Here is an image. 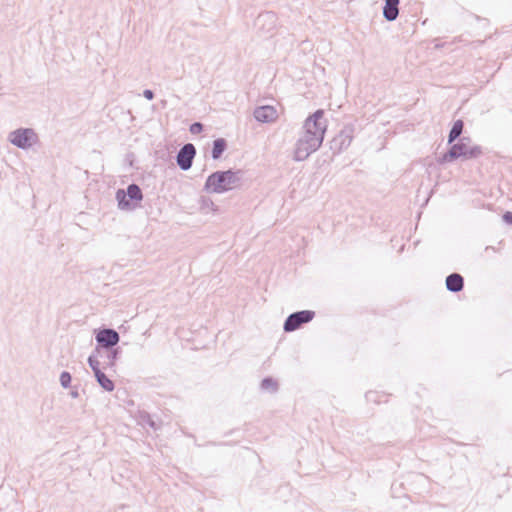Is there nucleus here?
<instances>
[{
	"label": "nucleus",
	"mask_w": 512,
	"mask_h": 512,
	"mask_svg": "<svg viewBox=\"0 0 512 512\" xmlns=\"http://www.w3.org/2000/svg\"><path fill=\"white\" fill-rule=\"evenodd\" d=\"M241 175V170L215 171L207 177L203 189L208 193L217 194L230 191L239 185Z\"/></svg>",
	"instance_id": "1"
},
{
	"label": "nucleus",
	"mask_w": 512,
	"mask_h": 512,
	"mask_svg": "<svg viewBox=\"0 0 512 512\" xmlns=\"http://www.w3.org/2000/svg\"><path fill=\"white\" fill-rule=\"evenodd\" d=\"M327 129V123L324 119V111L322 109L316 110L314 113L309 115L303 125V134L299 137V140L312 144L313 141L320 142V146L324 140L325 132Z\"/></svg>",
	"instance_id": "2"
},
{
	"label": "nucleus",
	"mask_w": 512,
	"mask_h": 512,
	"mask_svg": "<svg viewBox=\"0 0 512 512\" xmlns=\"http://www.w3.org/2000/svg\"><path fill=\"white\" fill-rule=\"evenodd\" d=\"M449 145L448 151L438 158L439 164L452 163L460 158L462 160L477 159L483 154L482 147L479 145L467 146L463 142H453Z\"/></svg>",
	"instance_id": "3"
},
{
	"label": "nucleus",
	"mask_w": 512,
	"mask_h": 512,
	"mask_svg": "<svg viewBox=\"0 0 512 512\" xmlns=\"http://www.w3.org/2000/svg\"><path fill=\"white\" fill-rule=\"evenodd\" d=\"M143 199L141 188L135 184H129L126 190L119 189L116 192V200L121 210H134Z\"/></svg>",
	"instance_id": "4"
},
{
	"label": "nucleus",
	"mask_w": 512,
	"mask_h": 512,
	"mask_svg": "<svg viewBox=\"0 0 512 512\" xmlns=\"http://www.w3.org/2000/svg\"><path fill=\"white\" fill-rule=\"evenodd\" d=\"M8 140L20 149L32 147L38 140L32 128H19L9 133Z\"/></svg>",
	"instance_id": "5"
},
{
	"label": "nucleus",
	"mask_w": 512,
	"mask_h": 512,
	"mask_svg": "<svg viewBox=\"0 0 512 512\" xmlns=\"http://www.w3.org/2000/svg\"><path fill=\"white\" fill-rule=\"evenodd\" d=\"M97 346L95 352L98 355H102L104 349H109L117 346L120 341L118 332L112 328L99 329L95 335Z\"/></svg>",
	"instance_id": "6"
},
{
	"label": "nucleus",
	"mask_w": 512,
	"mask_h": 512,
	"mask_svg": "<svg viewBox=\"0 0 512 512\" xmlns=\"http://www.w3.org/2000/svg\"><path fill=\"white\" fill-rule=\"evenodd\" d=\"M315 312L312 310H301L291 313L285 320L283 329L285 332H293L301 327V325L309 323L313 320Z\"/></svg>",
	"instance_id": "7"
},
{
	"label": "nucleus",
	"mask_w": 512,
	"mask_h": 512,
	"mask_svg": "<svg viewBox=\"0 0 512 512\" xmlns=\"http://www.w3.org/2000/svg\"><path fill=\"white\" fill-rule=\"evenodd\" d=\"M354 137V128L345 126L330 142V149L334 154L348 148Z\"/></svg>",
	"instance_id": "8"
},
{
	"label": "nucleus",
	"mask_w": 512,
	"mask_h": 512,
	"mask_svg": "<svg viewBox=\"0 0 512 512\" xmlns=\"http://www.w3.org/2000/svg\"><path fill=\"white\" fill-rule=\"evenodd\" d=\"M196 155V148L192 143L184 144L177 153L176 162L179 168L187 171L192 167Z\"/></svg>",
	"instance_id": "9"
},
{
	"label": "nucleus",
	"mask_w": 512,
	"mask_h": 512,
	"mask_svg": "<svg viewBox=\"0 0 512 512\" xmlns=\"http://www.w3.org/2000/svg\"><path fill=\"white\" fill-rule=\"evenodd\" d=\"M320 148V142L313 141L312 144H307L302 140H297L294 149L293 159L297 162L306 160L312 153Z\"/></svg>",
	"instance_id": "10"
},
{
	"label": "nucleus",
	"mask_w": 512,
	"mask_h": 512,
	"mask_svg": "<svg viewBox=\"0 0 512 512\" xmlns=\"http://www.w3.org/2000/svg\"><path fill=\"white\" fill-rule=\"evenodd\" d=\"M254 118L261 123H270L276 120L278 114L273 106L265 105L254 110Z\"/></svg>",
	"instance_id": "11"
},
{
	"label": "nucleus",
	"mask_w": 512,
	"mask_h": 512,
	"mask_svg": "<svg viewBox=\"0 0 512 512\" xmlns=\"http://www.w3.org/2000/svg\"><path fill=\"white\" fill-rule=\"evenodd\" d=\"M399 3L400 0H385L383 7V17L392 22L397 19L399 15Z\"/></svg>",
	"instance_id": "12"
},
{
	"label": "nucleus",
	"mask_w": 512,
	"mask_h": 512,
	"mask_svg": "<svg viewBox=\"0 0 512 512\" xmlns=\"http://www.w3.org/2000/svg\"><path fill=\"white\" fill-rule=\"evenodd\" d=\"M445 284L448 291L457 293L464 287V278L459 273H451L446 277Z\"/></svg>",
	"instance_id": "13"
},
{
	"label": "nucleus",
	"mask_w": 512,
	"mask_h": 512,
	"mask_svg": "<svg viewBox=\"0 0 512 512\" xmlns=\"http://www.w3.org/2000/svg\"><path fill=\"white\" fill-rule=\"evenodd\" d=\"M105 351H102V355H99L100 358H103L104 361V369L106 368H112L115 366V363L121 353L120 347H113L109 349H104Z\"/></svg>",
	"instance_id": "14"
},
{
	"label": "nucleus",
	"mask_w": 512,
	"mask_h": 512,
	"mask_svg": "<svg viewBox=\"0 0 512 512\" xmlns=\"http://www.w3.org/2000/svg\"><path fill=\"white\" fill-rule=\"evenodd\" d=\"M137 421L142 426H149L154 431L160 429L161 423L157 422L153 416L146 411H139L137 415Z\"/></svg>",
	"instance_id": "15"
},
{
	"label": "nucleus",
	"mask_w": 512,
	"mask_h": 512,
	"mask_svg": "<svg viewBox=\"0 0 512 512\" xmlns=\"http://www.w3.org/2000/svg\"><path fill=\"white\" fill-rule=\"evenodd\" d=\"M463 129H464L463 120L462 119L456 120L453 123V125L449 131L447 143L452 144L453 142H455L461 136Z\"/></svg>",
	"instance_id": "16"
},
{
	"label": "nucleus",
	"mask_w": 512,
	"mask_h": 512,
	"mask_svg": "<svg viewBox=\"0 0 512 512\" xmlns=\"http://www.w3.org/2000/svg\"><path fill=\"white\" fill-rule=\"evenodd\" d=\"M227 149V141L224 138H217L213 141L211 157L218 160Z\"/></svg>",
	"instance_id": "17"
},
{
	"label": "nucleus",
	"mask_w": 512,
	"mask_h": 512,
	"mask_svg": "<svg viewBox=\"0 0 512 512\" xmlns=\"http://www.w3.org/2000/svg\"><path fill=\"white\" fill-rule=\"evenodd\" d=\"M94 376L96 378L97 383L105 391L111 392L114 390V382L103 371H97V373Z\"/></svg>",
	"instance_id": "18"
},
{
	"label": "nucleus",
	"mask_w": 512,
	"mask_h": 512,
	"mask_svg": "<svg viewBox=\"0 0 512 512\" xmlns=\"http://www.w3.org/2000/svg\"><path fill=\"white\" fill-rule=\"evenodd\" d=\"M276 16L273 12H265L258 15L256 25L269 24V30L275 26Z\"/></svg>",
	"instance_id": "19"
},
{
	"label": "nucleus",
	"mask_w": 512,
	"mask_h": 512,
	"mask_svg": "<svg viewBox=\"0 0 512 512\" xmlns=\"http://www.w3.org/2000/svg\"><path fill=\"white\" fill-rule=\"evenodd\" d=\"M261 388L263 390H270L271 392H276L278 389V383L272 377H265L261 381Z\"/></svg>",
	"instance_id": "20"
},
{
	"label": "nucleus",
	"mask_w": 512,
	"mask_h": 512,
	"mask_svg": "<svg viewBox=\"0 0 512 512\" xmlns=\"http://www.w3.org/2000/svg\"><path fill=\"white\" fill-rule=\"evenodd\" d=\"M98 358L100 357L95 351L88 357V364L92 369L94 375L97 373V371H102L100 368V362Z\"/></svg>",
	"instance_id": "21"
},
{
	"label": "nucleus",
	"mask_w": 512,
	"mask_h": 512,
	"mask_svg": "<svg viewBox=\"0 0 512 512\" xmlns=\"http://www.w3.org/2000/svg\"><path fill=\"white\" fill-rule=\"evenodd\" d=\"M200 208L203 211L215 210V204L209 197L201 196L200 198Z\"/></svg>",
	"instance_id": "22"
},
{
	"label": "nucleus",
	"mask_w": 512,
	"mask_h": 512,
	"mask_svg": "<svg viewBox=\"0 0 512 512\" xmlns=\"http://www.w3.org/2000/svg\"><path fill=\"white\" fill-rule=\"evenodd\" d=\"M60 384L63 388H69L71 386L72 376L69 372L63 371L60 374Z\"/></svg>",
	"instance_id": "23"
},
{
	"label": "nucleus",
	"mask_w": 512,
	"mask_h": 512,
	"mask_svg": "<svg viewBox=\"0 0 512 512\" xmlns=\"http://www.w3.org/2000/svg\"><path fill=\"white\" fill-rule=\"evenodd\" d=\"M204 130V125L201 122H194L190 125L189 131L192 134H199Z\"/></svg>",
	"instance_id": "24"
},
{
	"label": "nucleus",
	"mask_w": 512,
	"mask_h": 512,
	"mask_svg": "<svg viewBox=\"0 0 512 512\" xmlns=\"http://www.w3.org/2000/svg\"><path fill=\"white\" fill-rule=\"evenodd\" d=\"M502 219L506 224L512 225V211H506L503 214Z\"/></svg>",
	"instance_id": "25"
},
{
	"label": "nucleus",
	"mask_w": 512,
	"mask_h": 512,
	"mask_svg": "<svg viewBox=\"0 0 512 512\" xmlns=\"http://www.w3.org/2000/svg\"><path fill=\"white\" fill-rule=\"evenodd\" d=\"M457 140H458V142H463L464 145L473 146L472 145V140L468 136H463V137L460 136Z\"/></svg>",
	"instance_id": "26"
},
{
	"label": "nucleus",
	"mask_w": 512,
	"mask_h": 512,
	"mask_svg": "<svg viewBox=\"0 0 512 512\" xmlns=\"http://www.w3.org/2000/svg\"><path fill=\"white\" fill-rule=\"evenodd\" d=\"M143 96L147 99V100H152L155 96L154 92L150 89H145L143 91Z\"/></svg>",
	"instance_id": "27"
},
{
	"label": "nucleus",
	"mask_w": 512,
	"mask_h": 512,
	"mask_svg": "<svg viewBox=\"0 0 512 512\" xmlns=\"http://www.w3.org/2000/svg\"><path fill=\"white\" fill-rule=\"evenodd\" d=\"M375 396H376V394L374 392L369 391V392L366 393V399L368 401H375L376 402V399L374 398Z\"/></svg>",
	"instance_id": "28"
},
{
	"label": "nucleus",
	"mask_w": 512,
	"mask_h": 512,
	"mask_svg": "<svg viewBox=\"0 0 512 512\" xmlns=\"http://www.w3.org/2000/svg\"><path fill=\"white\" fill-rule=\"evenodd\" d=\"M70 395H71L72 398H78L79 397L78 390L77 389H72L71 392H70Z\"/></svg>",
	"instance_id": "29"
},
{
	"label": "nucleus",
	"mask_w": 512,
	"mask_h": 512,
	"mask_svg": "<svg viewBox=\"0 0 512 512\" xmlns=\"http://www.w3.org/2000/svg\"><path fill=\"white\" fill-rule=\"evenodd\" d=\"M441 46H442V45H441V43L436 44V47H437V48H439V47H441Z\"/></svg>",
	"instance_id": "30"
},
{
	"label": "nucleus",
	"mask_w": 512,
	"mask_h": 512,
	"mask_svg": "<svg viewBox=\"0 0 512 512\" xmlns=\"http://www.w3.org/2000/svg\"><path fill=\"white\" fill-rule=\"evenodd\" d=\"M441 46H442V45H441V43L436 44V47H437V48H439V47H441Z\"/></svg>",
	"instance_id": "31"
}]
</instances>
